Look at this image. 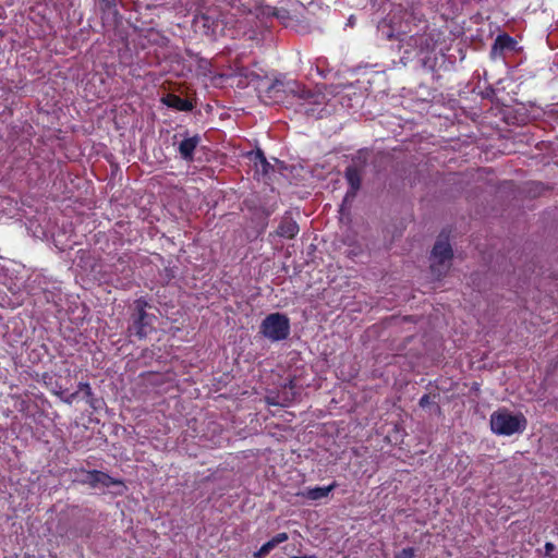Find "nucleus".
<instances>
[{
	"label": "nucleus",
	"mask_w": 558,
	"mask_h": 558,
	"mask_svg": "<svg viewBox=\"0 0 558 558\" xmlns=\"http://www.w3.org/2000/svg\"><path fill=\"white\" fill-rule=\"evenodd\" d=\"M265 96L272 102H283L289 97L296 98L301 101V112L307 117L322 118L325 95L312 92L296 81L277 78L266 87Z\"/></svg>",
	"instance_id": "obj_1"
},
{
	"label": "nucleus",
	"mask_w": 558,
	"mask_h": 558,
	"mask_svg": "<svg viewBox=\"0 0 558 558\" xmlns=\"http://www.w3.org/2000/svg\"><path fill=\"white\" fill-rule=\"evenodd\" d=\"M418 23L426 26L424 14L413 8L393 5L387 16L378 23L377 31L381 38L405 43Z\"/></svg>",
	"instance_id": "obj_2"
},
{
	"label": "nucleus",
	"mask_w": 558,
	"mask_h": 558,
	"mask_svg": "<svg viewBox=\"0 0 558 558\" xmlns=\"http://www.w3.org/2000/svg\"><path fill=\"white\" fill-rule=\"evenodd\" d=\"M151 307L150 303L144 296L133 302L128 327L130 337L133 336L138 340H144L156 330L155 323L157 317L155 314L148 312Z\"/></svg>",
	"instance_id": "obj_3"
},
{
	"label": "nucleus",
	"mask_w": 558,
	"mask_h": 558,
	"mask_svg": "<svg viewBox=\"0 0 558 558\" xmlns=\"http://www.w3.org/2000/svg\"><path fill=\"white\" fill-rule=\"evenodd\" d=\"M490 429L500 436H511L525 430L527 421L522 413L512 414L507 409H499L492 413Z\"/></svg>",
	"instance_id": "obj_4"
},
{
	"label": "nucleus",
	"mask_w": 558,
	"mask_h": 558,
	"mask_svg": "<svg viewBox=\"0 0 558 558\" xmlns=\"http://www.w3.org/2000/svg\"><path fill=\"white\" fill-rule=\"evenodd\" d=\"M70 474H73V483L81 485H88L90 488L98 487H111V486H124V483L120 478H114L108 473L99 470H86L84 468H73L70 470Z\"/></svg>",
	"instance_id": "obj_5"
},
{
	"label": "nucleus",
	"mask_w": 558,
	"mask_h": 558,
	"mask_svg": "<svg viewBox=\"0 0 558 558\" xmlns=\"http://www.w3.org/2000/svg\"><path fill=\"white\" fill-rule=\"evenodd\" d=\"M290 319L282 313L267 315L259 326V332L272 342L286 340L290 335Z\"/></svg>",
	"instance_id": "obj_6"
},
{
	"label": "nucleus",
	"mask_w": 558,
	"mask_h": 558,
	"mask_svg": "<svg viewBox=\"0 0 558 558\" xmlns=\"http://www.w3.org/2000/svg\"><path fill=\"white\" fill-rule=\"evenodd\" d=\"M439 41V34L435 33V29H429L428 24L424 26L422 23H418V27H415L414 31L410 34L405 44L413 50H416L418 53L433 51Z\"/></svg>",
	"instance_id": "obj_7"
},
{
	"label": "nucleus",
	"mask_w": 558,
	"mask_h": 558,
	"mask_svg": "<svg viewBox=\"0 0 558 558\" xmlns=\"http://www.w3.org/2000/svg\"><path fill=\"white\" fill-rule=\"evenodd\" d=\"M452 256L453 251L448 239H442L440 235L432 250V274L437 277L442 276L444 270L446 268L445 262H449L452 258Z\"/></svg>",
	"instance_id": "obj_8"
},
{
	"label": "nucleus",
	"mask_w": 558,
	"mask_h": 558,
	"mask_svg": "<svg viewBox=\"0 0 558 558\" xmlns=\"http://www.w3.org/2000/svg\"><path fill=\"white\" fill-rule=\"evenodd\" d=\"M363 167L349 165L344 170V179L349 189L344 195L343 204L352 202L362 186Z\"/></svg>",
	"instance_id": "obj_9"
},
{
	"label": "nucleus",
	"mask_w": 558,
	"mask_h": 558,
	"mask_svg": "<svg viewBox=\"0 0 558 558\" xmlns=\"http://www.w3.org/2000/svg\"><path fill=\"white\" fill-rule=\"evenodd\" d=\"M247 158L254 165V175L264 178L274 170V167L268 162L264 151L260 148L248 151Z\"/></svg>",
	"instance_id": "obj_10"
},
{
	"label": "nucleus",
	"mask_w": 558,
	"mask_h": 558,
	"mask_svg": "<svg viewBox=\"0 0 558 558\" xmlns=\"http://www.w3.org/2000/svg\"><path fill=\"white\" fill-rule=\"evenodd\" d=\"M162 104L168 108L174 109L177 111L189 112L192 111L195 107L193 100L187 98H182L177 94L169 93L161 99Z\"/></svg>",
	"instance_id": "obj_11"
},
{
	"label": "nucleus",
	"mask_w": 558,
	"mask_h": 558,
	"mask_svg": "<svg viewBox=\"0 0 558 558\" xmlns=\"http://www.w3.org/2000/svg\"><path fill=\"white\" fill-rule=\"evenodd\" d=\"M338 486L337 482L333 481L328 486H316L312 488H306L302 492H299L296 496L305 498L307 500H320L329 496V494Z\"/></svg>",
	"instance_id": "obj_12"
},
{
	"label": "nucleus",
	"mask_w": 558,
	"mask_h": 558,
	"mask_svg": "<svg viewBox=\"0 0 558 558\" xmlns=\"http://www.w3.org/2000/svg\"><path fill=\"white\" fill-rule=\"evenodd\" d=\"M201 142L199 135H194L192 137L184 138L181 141L178 147V151L182 159L185 161L194 160V151Z\"/></svg>",
	"instance_id": "obj_13"
},
{
	"label": "nucleus",
	"mask_w": 558,
	"mask_h": 558,
	"mask_svg": "<svg viewBox=\"0 0 558 558\" xmlns=\"http://www.w3.org/2000/svg\"><path fill=\"white\" fill-rule=\"evenodd\" d=\"M300 228L296 221H294L291 217H283L280 221L277 234L281 238L293 239L299 233Z\"/></svg>",
	"instance_id": "obj_14"
},
{
	"label": "nucleus",
	"mask_w": 558,
	"mask_h": 558,
	"mask_svg": "<svg viewBox=\"0 0 558 558\" xmlns=\"http://www.w3.org/2000/svg\"><path fill=\"white\" fill-rule=\"evenodd\" d=\"M289 536L286 532L276 534L271 539L262 545V547L254 554L255 558H265L276 546L287 542Z\"/></svg>",
	"instance_id": "obj_15"
},
{
	"label": "nucleus",
	"mask_w": 558,
	"mask_h": 558,
	"mask_svg": "<svg viewBox=\"0 0 558 558\" xmlns=\"http://www.w3.org/2000/svg\"><path fill=\"white\" fill-rule=\"evenodd\" d=\"M515 45H517V41L514 40V38H512L510 35L505 33V34H500L496 37L494 45H493V50L494 51H496V50H499V51L513 50Z\"/></svg>",
	"instance_id": "obj_16"
},
{
	"label": "nucleus",
	"mask_w": 558,
	"mask_h": 558,
	"mask_svg": "<svg viewBox=\"0 0 558 558\" xmlns=\"http://www.w3.org/2000/svg\"><path fill=\"white\" fill-rule=\"evenodd\" d=\"M100 9V11L102 13H110V12H114V13H118L117 11V0H95Z\"/></svg>",
	"instance_id": "obj_17"
},
{
	"label": "nucleus",
	"mask_w": 558,
	"mask_h": 558,
	"mask_svg": "<svg viewBox=\"0 0 558 558\" xmlns=\"http://www.w3.org/2000/svg\"><path fill=\"white\" fill-rule=\"evenodd\" d=\"M78 392L82 391L84 393V398L86 399V401L88 403H90L93 405V390H92V387L88 383H80L78 384Z\"/></svg>",
	"instance_id": "obj_18"
},
{
	"label": "nucleus",
	"mask_w": 558,
	"mask_h": 558,
	"mask_svg": "<svg viewBox=\"0 0 558 558\" xmlns=\"http://www.w3.org/2000/svg\"><path fill=\"white\" fill-rule=\"evenodd\" d=\"M415 549L413 547L403 548L401 551L395 555V558H414Z\"/></svg>",
	"instance_id": "obj_19"
},
{
	"label": "nucleus",
	"mask_w": 558,
	"mask_h": 558,
	"mask_svg": "<svg viewBox=\"0 0 558 558\" xmlns=\"http://www.w3.org/2000/svg\"><path fill=\"white\" fill-rule=\"evenodd\" d=\"M260 13L265 16H279V10L271 5L262 7Z\"/></svg>",
	"instance_id": "obj_20"
},
{
	"label": "nucleus",
	"mask_w": 558,
	"mask_h": 558,
	"mask_svg": "<svg viewBox=\"0 0 558 558\" xmlns=\"http://www.w3.org/2000/svg\"><path fill=\"white\" fill-rule=\"evenodd\" d=\"M432 403V399H430V396L425 393L421 397L420 401H418V404L421 408H426L428 407L429 404Z\"/></svg>",
	"instance_id": "obj_21"
},
{
	"label": "nucleus",
	"mask_w": 558,
	"mask_h": 558,
	"mask_svg": "<svg viewBox=\"0 0 558 558\" xmlns=\"http://www.w3.org/2000/svg\"><path fill=\"white\" fill-rule=\"evenodd\" d=\"M266 402L269 405H284L283 402H280L279 400H277L276 398H272V397H267Z\"/></svg>",
	"instance_id": "obj_22"
},
{
	"label": "nucleus",
	"mask_w": 558,
	"mask_h": 558,
	"mask_svg": "<svg viewBox=\"0 0 558 558\" xmlns=\"http://www.w3.org/2000/svg\"><path fill=\"white\" fill-rule=\"evenodd\" d=\"M555 550V545L550 542L545 544V554L549 556Z\"/></svg>",
	"instance_id": "obj_23"
},
{
	"label": "nucleus",
	"mask_w": 558,
	"mask_h": 558,
	"mask_svg": "<svg viewBox=\"0 0 558 558\" xmlns=\"http://www.w3.org/2000/svg\"><path fill=\"white\" fill-rule=\"evenodd\" d=\"M77 396H78V391H75V392L71 393V395H70V397L68 398L66 402H68V403H72V401H73L74 399H76V398H77Z\"/></svg>",
	"instance_id": "obj_24"
},
{
	"label": "nucleus",
	"mask_w": 558,
	"mask_h": 558,
	"mask_svg": "<svg viewBox=\"0 0 558 558\" xmlns=\"http://www.w3.org/2000/svg\"><path fill=\"white\" fill-rule=\"evenodd\" d=\"M290 558H317L315 555L310 556H291Z\"/></svg>",
	"instance_id": "obj_25"
},
{
	"label": "nucleus",
	"mask_w": 558,
	"mask_h": 558,
	"mask_svg": "<svg viewBox=\"0 0 558 558\" xmlns=\"http://www.w3.org/2000/svg\"><path fill=\"white\" fill-rule=\"evenodd\" d=\"M201 20L204 21V27L207 26L206 22L208 21V17L205 15H202Z\"/></svg>",
	"instance_id": "obj_26"
},
{
	"label": "nucleus",
	"mask_w": 558,
	"mask_h": 558,
	"mask_svg": "<svg viewBox=\"0 0 558 558\" xmlns=\"http://www.w3.org/2000/svg\"><path fill=\"white\" fill-rule=\"evenodd\" d=\"M118 262H119V263H121V264H123V263H125V259H124V257H123V256H119Z\"/></svg>",
	"instance_id": "obj_27"
}]
</instances>
